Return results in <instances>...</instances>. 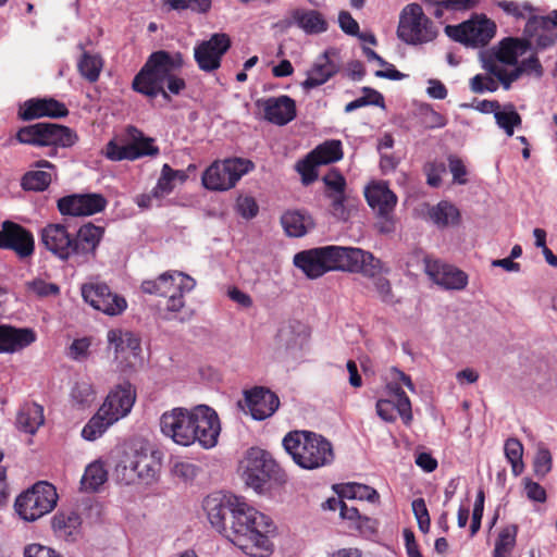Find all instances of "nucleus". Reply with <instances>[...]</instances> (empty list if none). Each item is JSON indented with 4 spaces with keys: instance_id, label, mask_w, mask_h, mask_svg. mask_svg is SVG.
I'll list each match as a JSON object with an SVG mask.
<instances>
[{
    "instance_id": "60",
    "label": "nucleus",
    "mask_w": 557,
    "mask_h": 557,
    "mask_svg": "<svg viewBox=\"0 0 557 557\" xmlns=\"http://www.w3.org/2000/svg\"><path fill=\"white\" fill-rule=\"evenodd\" d=\"M498 79L492 76L476 74L470 79V89L474 94H483L485 91H496L498 88Z\"/></svg>"
},
{
    "instance_id": "8",
    "label": "nucleus",
    "mask_w": 557,
    "mask_h": 557,
    "mask_svg": "<svg viewBox=\"0 0 557 557\" xmlns=\"http://www.w3.org/2000/svg\"><path fill=\"white\" fill-rule=\"evenodd\" d=\"M15 138L20 144L49 147L47 156L51 158L58 156V148L72 147L78 139L70 127L44 122L21 127Z\"/></svg>"
},
{
    "instance_id": "44",
    "label": "nucleus",
    "mask_w": 557,
    "mask_h": 557,
    "mask_svg": "<svg viewBox=\"0 0 557 557\" xmlns=\"http://www.w3.org/2000/svg\"><path fill=\"white\" fill-rule=\"evenodd\" d=\"M311 152V157L322 164H330L343 158L342 143L336 139L326 140L318 145Z\"/></svg>"
},
{
    "instance_id": "5",
    "label": "nucleus",
    "mask_w": 557,
    "mask_h": 557,
    "mask_svg": "<svg viewBox=\"0 0 557 557\" xmlns=\"http://www.w3.org/2000/svg\"><path fill=\"white\" fill-rule=\"evenodd\" d=\"M183 65L181 52L154 51L134 76L132 88L148 99L161 96L164 101L171 102V95L177 96L186 88L185 79L175 74Z\"/></svg>"
},
{
    "instance_id": "25",
    "label": "nucleus",
    "mask_w": 557,
    "mask_h": 557,
    "mask_svg": "<svg viewBox=\"0 0 557 557\" xmlns=\"http://www.w3.org/2000/svg\"><path fill=\"white\" fill-rule=\"evenodd\" d=\"M484 69L496 77L505 89H509L510 85L517 81L522 73H535L537 76L542 75V65L536 55L524 59L519 66H516L511 71H507L494 60H485Z\"/></svg>"
},
{
    "instance_id": "36",
    "label": "nucleus",
    "mask_w": 557,
    "mask_h": 557,
    "mask_svg": "<svg viewBox=\"0 0 557 557\" xmlns=\"http://www.w3.org/2000/svg\"><path fill=\"white\" fill-rule=\"evenodd\" d=\"M44 422V408L36 403L24 404L17 412L16 426L25 433L35 434Z\"/></svg>"
},
{
    "instance_id": "7",
    "label": "nucleus",
    "mask_w": 557,
    "mask_h": 557,
    "mask_svg": "<svg viewBox=\"0 0 557 557\" xmlns=\"http://www.w3.org/2000/svg\"><path fill=\"white\" fill-rule=\"evenodd\" d=\"M195 287V281L180 271H166L154 280H145L140 289L145 294L165 298L164 314L170 320L173 313L180 312L185 306L184 294Z\"/></svg>"
},
{
    "instance_id": "28",
    "label": "nucleus",
    "mask_w": 557,
    "mask_h": 557,
    "mask_svg": "<svg viewBox=\"0 0 557 557\" xmlns=\"http://www.w3.org/2000/svg\"><path fill=\"white\" fill-rule=\"evenodd\" d=\"M364 197L376 216H386L388 213H394L398 201L396 194L383 181L369 184L364 189Z\"/></svg>"
},
{
    "instance_id": "23",
    "label": "nucleus",
    "mask_w": 557,
    "mask_h": 557,
    "mask_svg": "<svg viewBox=\"0 0 557 557\" xmlns=\"http://www.w3.org/2000/svg\"><path fill=\"white\" fill-rule=\"evenodd\" d=\"M135 399V388L129 383H124L117 385L108 394L100 409L115 423L131 412Z\"/></svg>"
},
{
    "instance_id": "61",
    "label": "nucleus",
    "mask_w": 557,
    "mask_h": 557,
    "mask_svg": "<svg viewBox=\"0 0 557 557\" xmlns=\"http://www.w3.org/2000/svg\"><path fill=\"white\" fill-rule=\"evenodd\" d=\"M27 288L38 297L57 296L60 294V287L42 278H35L26 283Z\"/></svg>"
},
{
    "instance_id": "15",
    "label": "nucleus",
    "mask_w": 557,
    "mask_h": 557,
    "mask_svg": "<svg viewBox=\"0 0 557 557\" xmlns=\"http://www.w3.org/2000/svg\"><path fill=\"white\" fill-rule=\"evenodd\" d=\"M322 181L326 187L325 196L331 200V213L339 221H347L354 205L346 195V178L337 169H331Z\"/></svg>"
},
{
    "instance_id": "17",
    "label": "nucleus",
    "mask_w": 557,
    "mask_h": 557,
    "mask_svg": "<svg viewBox=\"0 0 557 557\" xmlns=\"http://www.w3.org/2000/svg\"><path fill=\"white\" fill-rule=\"evenodd\" d=\"M82 296L92 308L108 315L121 314L127 307L125 298L113 294L104 283L84 284Z\"/></svg>"
},
{
    "instance_id": "64",
    "label": "nucleus",
    "mask_w": 557,
    "mask_h": 557,
    "mask_svg": "<svg viewBox=\"0 0 557 557\" xmlns=\"http://www.w3.org/2000/svg\"><path fill=\"white\" fill-rule=\"evenodd\" d=\"M24 557H63L54 549L40 545V544H29L24 549Z\"/></svg>"
},
{
    "instance_id": "54",
    "label": "nucleus",
    "mask_w": 557,
    "mask_h": 557,
    "mask_svg": "<svg viewBox=\"0 0 557 557\" xmlns=\"http://www.w3.org/2000/svg\"><path fill=\"white\" fill-rule=\"evenodd\" d=\"M318 165H320V163L315 158L311 157V152H309L304 159L297 162L296 170L301 175V182L304 185H310L317 181Z\"/></svg>"
},
{
    "instance_id": "32",
    "label": "nucleus",
    "mask_w": 557,
    "mask_h": 557,
    "mask_svg": "<svg viewBox=\"0 0 557 557\" xmlns=\"http://www.w3.org/2000/svg\"><path fill=\"white\" fill-rule=\"evenodd\" d=\"M530 48L527 39L507 37L503 39L493 54L483 60H494L497 64L516 65L518 57L522 55Z\"/></svg>"
},
{
    "instance_id": "37",
    "label": "nucleus",
    "mask_w": 557,
    "mask_h": 557,
    "mask_svg": "<svg viewBox=\"0 0 557 557\" xmlns=\"http://www.w3.org/2000/svg\"><path fill=\"white\" fill-rule=\"evenodd\" d=\"M108 342L114 347L115 358L125 351L137 356L140 352V339L129 331L110 330L108 332Z\"/></svg>"
},
{
    "instance_id": "14",
    "label": "nucleus",
    "mask_w": 557,
    "mask_h": 557,
    "mask_svg": "<svg viewBox=\"0 0 557 557\" xmlns=\"http://www.w3.org/2000/svg\"><path fill=\"white\" fill-rule=\"evenodd\" d=\"M231 45V38L225 33H215L208 40L198 44L194 49V58L198 67L208 73L218 70Z\"/></svg>"
},
{
    "instance_id": "2",
    "label": "nucleus",
    "mask_w": 557,
    "mask_h": 557,
    "mask_svg": "<svg viewBox=\"0 0 557 557\" xmlns=\"http://www.w3.org/2000/svg\"><path fill=\"white\" fill-rule=\"evenodd\" d=\"M106 228L86 222L75 233L62 223H49L39 233L44 248L62 262L87 264L97 259Z\"/></svg>"
},
{
    "instance_id": "58",
    "label": "nucleus",
    "mask_w": 557,
    "mask_h": 557,
    "mask_svg": "<svg viewBox=\"0 0 557 557\" xmlns=\"http://www.w3.org/2000/svg\"><path fill=\"white\" fill-rule=\"evenodd\" d=\"M552 465L553 458L549 449L540 447L533 461L534 473L540 478H544L552 470Z\"/></svg>"
},
{
    "instance_id": "19",
    "label": "nucleus",
    "mask_w": 557,
    "mask_h": 557,
    "mask_svg": "<svg viewBox=\"0 0 557 557\" xmlns=\"http://www.w3.org/2000/svg\"><path fill=\"white\" fill-rule=\"evenodd\" d=\"M339 70L341 64L336 49H326L308 70L307 78L301 83V87L307 91L317 88L334 77Z\"/></svg>"
},
{
    "instance_id": "52",
    "label": "nucleus",
    "mask_w": 557,
    "mask_h": 557,
    "mask_svg": "<svg viewBox=\"0 0 557 557\" xmlns=\"http://www.w3.org/2000/svg\"><path fill=\"white\" fill-rule=\"evenodd\" d=\"M104 156L111 161H133L138 159V154L135 153L134 146H132L131 141L126 145H119L115 139L110 140L106 145Z\"/></svg>"
},
{
    "instance_id": "33",
    "label": "nucleus",
    "mask_w": 557,
    "mask_h": 557,
    "mask_svg": "<svg viewBox=\"0 0 557 557\" xmlns=\"http://www.w3.org/2000/svg\"><path fill=\"white\" fill-rule=\"evenodd\" d=\"M552 27H557V10L546 16L531 15L527 21L524 34L529 37L537 36L539 46L548 47L555 42L556 38L544 33L550 30Z\"/></svg>"
},
{
    "instance_id": "30",
    "label": "nucleus",
    "mask_w": 557,
    "mask_h": 557,
    "mask_svg": "<svg viewBox=\"0 0 557 557\" xmlns=\"http://www.w3.org/2000/svg\"><path fill=\"white\" fill-rule=\"evenodd\" d=\"M33 166L39 170L27 171L21 178V187L26 191L47 190L52 182V176H57V166L48 160H38Z\"/></svg>"
},
{
    "instance_id": "49",
    "label": "nucleus",
    "mask_w": 557,
    "mask_h": 557,
    "mask_svg": "<svg viewBox=\"0 0 557 557\" xmlns=\"http://www.w3.org/2000/svg\"><path fill=\"white\" fill-rule=\"evenodd\" d=\"M505 456L511 465L512 473L517 476L523 472L524 465L522 461L523 446L517 438L510 437L505 442Z\"/></svg>"
},
{
    "instance_id": "26",
    "label": "nucleus",
    "mask_w": 557,
    "mask_h": 557,
    "mask_svg": "<svg viewBox=\"0 0 557 557\" xmlns=\"http://www.w3.org/2000/svg\"><path fill=\"white\" fill-rule=\"evenodd\" d=\"M235 499L240 498L237 496H208L203 500V509L207 512L208 520L211 525L225 537L226 532L230 530V528L226 527L225 520L228 515L231 516V520H233Z\"/></svg>"
},
{
    "instance_id": "21",
    "label": "nucleus",
    "mask_w": 557,
    "mask_h": 557,
    "mask_svg": "<svg viewBox=\"0 0 557 557\" xmlns=\"http://www.w3.org/2000/svg\"><path fill=\"white\" fill-rule=\"evenodd\" d=\"M69 115L66 106L54 98H32L22 103L17 117L22 121H33L40 117L60 119Z\"/></svg>"
},
{
    "instance_id": "13",
    "label": "nucleus",
    "mask_w": 557,
    "mask_h": 557,
    "mask_svg": "<svg viewBox=\"0 0 557 557\" xmlns=\"http://www.w3.org/2000/svg\"><path fill=\"white\" fill-rule=\"evenodd\" d=\"M445 33L455 41L470 47L486 46L496 34V24L484 14H474L459 25H448Z\"/></svg>"
},
{
    "instance_id": "24",
    "label": "nucleus",
    "mask_w": 557,
    "mask_h": 557,
    "mask_svg": "<svg viewBox=\"0 0 557 557\" xmlns=\"http://www.w3.org/2000/svg\"><path fill=\"white\" fill-rule=\"evenodd\" d=\"M425 271L432 281L445 289H463L468 284V275L450 265L437 260H426Z\"/></svg>"
},
{
    "instance_id": "41",
    "label": "nucleus",
    "mask_w": 557,
    "mask_h": 557,
    "mask_svg": "<svg viewBox=\"0 0 557 557\" xmlns=\"http://www.w3.org/2000/svg\"><path fill=\"white\" fill-rule=\"evenodd\" d=\"M113 424L114 422L112 421V418H109L106 412H101V409L99 408L84 425L82 430V437L86 441L94 442L100 438Z\"/></svg>"
},
{
    "instance_id": "56",
    "label": "nucleus",
    "mask_w": 557,
    "mask_h": 557,
    "mask_svg": "<svg viewBox=\"0 0 557 557\" xmlns=\"http://www.w3.org/2000/svg\"><path fill=\"white\" fill-rule=\"evenodd\" d=\"M497 5L508 15L513 16L516 20L525 18L527 14L529 15L528 18L531 15H534V8L529 2L519 3L516 1H498Z\"/></svg>"
},
{
    "instance_id": "62",
    "label": "nucleus",
    "mask_w": 557,
    "mask_h": 557,
    "mask_svg": "<svg viewBox=\"0 0 557 557\" xmlns=\"http://www.w3.org/2000/svg\"><path fill=\"white\" fill-rule=\"evenodd\" d=\"M423 171L426 175V183L432 187H438L442 183V175L446 173L444 162H428Z\"/></svg>"
},
{
    "instance_id": "34",
    "label": "nucleus",
    "mask_w": 557,
    "mask_h": 557,
    "mask_svg": "<svg viewBox=\"0 0 557 557\" xmlns=\"http://www.w3.org/2000/svg\"><path fill=\"white\" fill-rule=\"evenodd\" d=\"M54 534L66 541H74L79 534L82 518L76 511H59L51 521Z\"/></svg>"
},
{
    "instance_id": "51",
    "label": "nucleus",
    "mask_w": 557,
    "mask_h": 557,
    "mask_svg": "<svg viewBox=\"0 0 557 557\" xmlns=\"http://www.w3.org/2000/svg\"><path fill=\"white\" fill-rule=\"evenodd\" d=\"M517 527L508 525L500 531L495 543L494 557H507L516 544Z\"/></svg>"
},
{
    "instance_id": "63",
    "label": "nucleus",
    "mask_w": 557,
    "mask_h": 557,
    "mask_svg": "<svg viewBox=\"0 0 557 557\" xmlns=\"http://www.w3.org/2000/svg\"><path fill=\"white\" fill-rule=\"evenodd\" d=\"M524 492L528 499L537 503H545L547 494L545 488L529 478L523 479Z\"/></svg>"
},
{
    "instance_id": "22",
    "label": "nucleus",
    "mask_w": 557,
    "mask_h": 557,
    "mask_svg": "<svg viewBox=\"0 0 557 557\" xmlns=\"http://www.w3.org/2000/svg\"><path fill=\"white\" fill-rule=\"evenodd\" d=\"M257 106L263 110V117L268 122L284 126L297 116L296 101L287 95L262 98Z\"/></svg>"
},
{
    "instance_id": "39",
    "label": "nucleus",
    "mask_w": 557,
    "mask_h": 557,
    "mask_svg": "<svg viewBox=\"0 0 557 557\" xmlns=\"http://www.w3.org/2000/svg\"><path fill=\"white\" fill-rule=\"evenodd\" d=\"M431 220L438 227L457 225L460 222V212L456 206L448 201H441L429 211Z\"/></svg>"
},
{
    "instance_id": "57",
    "label": "nucleus",
    "mask_w": 557,
    "mask_h": 557,
    "mask_svg": "<svg viewBox=\"0 0 557 557\" xmlns=\"http://www.w3.org/2000/svg\"><path fill=\"white\" fill-rule=\"evenodd\" d=\"M212 0H168L166 4L173 10L191 9L197 13H207L211 9Z\"/></svg>"
},
{
    "instance_id": "55",
    "label": "nucleus",
    "mask_w": 557,
    "mask_h": 557,
    "mask_svg": "<svg viewBox=\"0 0 557 557\" xmlns=\"http://www.w3.org/2000/svg\"><path fill=\"white\" fill-rule=\"evenodd\" d=\"M420 114L422 119V123L425 128H442L447 124V117L442 113L434 110V108L429 103H423L420 107Z\"/></svg>"
},
{
    "instance_id": "42",
    "label": "nucleus",
    "mask_w": 557,
    "mask_h": 557,
    "mask_svg": "<svg viewBox=\"0 0 557 557\" xmlns=\"http://www.w3.org/2000/svg\"><path fill=\"white\" fill-rule=\"evenodd\" d=\"M336 492L341 497H346L349 500L359 499L375 503L380 499V495L375 488L356 482L342 484Z\"/></svg>"
},
{
    "instance_id": "59",
    "label": "nucleus",
    "mask_w": 557,
    "mask_h": 557,
    "mask_svg": "<svg viewBox=\"0 0 557 557\" xmlns=\"http://www.w3.org/2000/svg\"><path fill=\"white\" fill-rule=\"evenodd\" d=\"M412 511L417 519L419 530L422 533H428L431 527V519L423 498H416L412 504Z\"/></svg>"
},
{
    "instance_id": "10",
    "label": "nucleus",
    "mask_w": 557,
    "mask_h": 557,
    "mask_svg": "<svg viewBox=\"0 0 557 557\" xmlns=\"http://www.w3.org/2000/svg\"><path fill=\"white\" fill-rule=\"evenodd\" d=\"M253 168L252 161L244 158L235 157L216 160L205 170L201 175V182L203 187L209 190H228Z\"/></svg>"
},
{
    "instance_id": "9",
    "label": "nucleus",
    "mask_w": 557,
    "mask_h": 557,
    "mask_svg": "<svg viewBox=\"0 0 557 557\" xmlns=\"http://www.w3.org/2000/svg\"><path fill=\"white\" fill-rule=\"evenodd\" d=\"M242 469L246 485L257 493H262L271 480L278 481L282 476V469L271 454L258 447L248 449Z\"/></svg>"
},
{
    "instance_id": "29",
    "label": "nucleus",
    "mask_w": 557,
    "mask_h": 557,
    "mask_svg": "<svg viewBox=\"0 0 557 557\" xmlns=\"http://www.w3.org/2000/svg\"><path fill=\"white\" fill-rule=\"evenodd\" d=\"M124 470H131L134 474L144 480L153 479L159 470V463L157 462L152 453L146 447L134 449L131 454L126 455L123 460Z\"/></svg>"
},
{
    "instance_id": "1",
    "label": "nucleus",
    "mask_w": 557,
    "mask_h": 557,
    "mask_svg": "<svg viewBox=\"0 0 557 557\" xmlns=\"http://www.w3.org/2000/svg\"><path fill=\"white\" fill-rule=\"evenodd\" d=\"M294 264L309 278L321 277L331 271L374 276L381 269V261L370 251L336 245L302 250L295 255Z\"/></svg>"
},
{
    "instance_id": "20",
    "label": "nucleus",
    "mask_w": 557,
    "mask_h": 557,
    "mask_svg": "<svg viewBox=\"0 0 557 557\" xmlns=\"http://www.w3.org/2000/svg\"><path fill=\"white\" fill-rule=\"evenodd\" d=\"M387 388L393 399H379L376 403V412L379 417L393 422L396 419L395 410L399 413L406 425L412 421L411 403L405 391L397 383H388Z\"/></svg>"
},
{
    "instance_id": "40",
    "label": "nucleus",
    "mask_w": 557,
    "mask_h": 557,
    "mask_svg": "<svg viewBox=\"0 0 557 557\" xmlns=\"http://www.w3.org/2000/svg\"><path fill=\"white\" fill-rule=\"evenodd\" d=\"M126 135L132 146H134V151L138 154V159L147 156L153 157L159 153V148L153 144L154 139L146 137L136 126L128 125L126 127Z\"/></svg>"
},
{
    "instance_id": "11",
    "label": "nucleus",
    "mask_w": 557,
    "mask_h": 557,
    "mask_svg": "<svg viewBox=\"0 0 557 557\" xmlns=\"http://www.w3.org/2000/svg\"><path fill=\"white\" fill-rule=\"evenodd\" d=\"M58 493L51 483L39 481L15 500V510L26 521H35L57 506Z\"/></svg>"
},
{
    "instance_id": "35",
    "label": "nucleus",
    "mask_w": 557,
    "mask_h": 557,
    "mask_svg": "<svg viewBox=\"0 0 557 557\" xmlns=\"http://www.w3.org/2000/svg\"><path fill=\"white\" fill-rule=\"evenodd\" d=\"M281 224L290 237H301L314 228L312 216L300 210L286 211L281 216Z\"/></svg>"
},
{
    "instance_id": "31",
    "label": "nucleus",
    "mask_w": 557,
    "mask_h": 557,
    "mask_svg": "<svg viewBox=\"0 0 557 557\" xmlns=\"http://www.w3.org/2000/svg\"><path fill=\"white\" fill-rule=\"evenodd\" d=\"M36 338V333L32 329L0 324V354L22 350L32 345Z\"/></svg>"
},
{
    "instance_id": "16",
    "label": "nucleus",
    "mask_w": 557,
    "mask_h": 557,
    "mask_svg": "<svg viewBox=\"0 0 557 557\" xmlns=\"http://www.w3.org/2000/svg\"><path fill=\"white\" fill-rule=\"evenodd\" d=\"M108 206V200L101 194H72L61 197L57 201V208L61 215L89 216L102 212Z\"/></svg>"
},
{
    "instance_id": "4",
    "label": "nucleus",
    "mask_w": 557,
    "mask_h": 557,
    "mask_svg": "<svg viewBox=\"0 0 557 557\" xmlns=\"http://www.w3.org/2000/svg\"><path fill=\"white\" fill-rule=\"evenodd\" d=\"M233 520L226 539L251 557H268L273 553L276 535L274 521L243 499H235Z\"/></svg>"
},
{
    "instance_id": "12",
    "label": "nucleus",
    "mask_w": 557,
    "mask_h": 557,
    "mask_svg": "<svg viewBox=\"0 0 557 557\" xmlns=\"http://www.w3.org/2000/svg\"><path fill=\"white\" fill-rule=\"evenodd\" d=\"M397 36L408 45H418L431 41L436 36V32L421 5L411 3L400 13Z\"/></svg>"
},
{
    "instance_id": "48",
    "label": "nucleus",
    "mask_w": 557,
    "mask_h": 557,
    "mask_svg": "<svg viewBox=\"0 0 557 557\" xmlns=\"http://www.w3.org/2000/svg\"><path fill=\"white\" fill-rule=\"evenodd\" d=\"M178 176L183 178L185 175L181 171L173 170L169 164L162 166L161 175L153 187V195L157 200H161L164 196L172 193L174 188L173 181Z\"/></svg>"
},
{
    "instance_id": "43",
    "label": "nucleus",
    "mask_w": 557,
    "mask_h": 557,
    "mask_svg": "<svg viewBox=\"0 0 557 557\" xmlns=\"http://www.w3.org/2000/svg\"><path fill=\"white\" fill-rule=\"evenodd\" d=\"M108 480V472L101 461H94L85 469L81 480L82 490L96 492Z\"/></svg>"
},
{
    "instance_id": "53",
    "label": "nucleus",
    "mask_w": 557,
    "mask_h": 557,
    "mask_svg": "<svg viewBox=\"0 0 557 557\" xmlns=\"http://www.w3.org/2000/svg\"><path fill=\"white\" fill-rule=\"evenodd\" d=\"M341 518L349 522V527L357 531L363 532L364 529L369 528L371 519L360 513L359 509L354 505L345 504L341 512Z\"/></svg>"
},
{
    "instance_id": "47",
    "label": "nucleus",
    "mask_w": 557,
    "mask_h": 557,
    "mask_svg": "<svg viewBox=\"0 0 557 557\" xmlns=\"http://www.w3.org/2000/svg\"><path fill=\"white\" fill-rule=\"evenodd\" d=\"M81 75L90 83L98 81L101 69L102 60L99 55L84 52L77 63Z\"/></svg>"
},
{
    "instance_id": "50",
    "label": "nucleus",
    "mask_w": 557,
    "mask_h": 557,
    "mask_svg": "<svg viewBox=\"0 0 557 557\" xmlns=\"http://www.w3.org/2000/svg\"><path fill=\"white\" fill-rule=\"evenodd\" d=\"M495 120L497 125L505 131L508 136L513 135L516 126H520L522 119L520 114L515 110L512 104L505 106V109L495 112Z\"/></svg>"
},
{
    "instance_id": "6",
    "label": "nucleus",
    "mask_w": 557,
    "mask_h": 557,
    "mask_svg": "<svg viewBox=\"0 0 557 557\" xmlns=\"http://www.w3.org/2000/svg\"><path fill=\"white\" fill-rule=\"evenodd\" d=\"M283 447L293 461L305 470H315L330 466L335 458L332 443L323 435L296 430L283 438Z\"/></svg>"
},
{
    "instance_id": "27",
    "label": "nucleus",
    "mask_w": 557,
    "mask_h": 557,
    "mask_svg": "<svg viewBox=\"0 0 557 557\" xmlns=\"http://www.w3.org/2000/svg\"><path fill=\"white\" fill-rule=\"evenodd\" d=\"M246 406L255 420L271 417L280 406L277 395L264 387H255L245 393Z\"/></svg>"
},
{
    "instance_id": "45",
    "label": "nucleus",
    "mask_w": 557,
    "mask_h": 557,
    "mask_svg": "<svg viewBox=\"0 0 557 557\" xmlns=\"http://www.w3.org/2000/svg\"><path fill=\"white\" fill-rule=\"evenodd\" d=\"M428 10L433 9V14L436 18L443 16L444 10L447 11H466L473 9L479 0H423Z\"/></svg>"
},
{
    "instance_id": "3",
    "label": "nucleus",
    "mask_w": 557,
    "mask_h": 557,
    "mask_svg": "<svg viewBox=\"0 0 557 557\" xmlns=\"http://www.w3.org/2000/svg\"><path fill=\"white\" fill-rule=\"evenodd\" d=\"M160 429L178 445L189 446L198 442L203 448L214 447L221 431L216 412L206 405L165 411L160 418Z\"/></svg>"
},
{
    "instance_id": "38",
    "label": "nucleus",
    "mask_w": 557,
    "mask_h": 557,
    "mask_svg": "<svg viewBox=\"0 0 557 557\" xmlns=\"http://www.w3.org/2000/svg\"><path fill=\"white\" fill-rule=\"evenodd\" d=\"M293 17L296 24L307 34H321L327 29L326 20L317 10H296Z\"/></svg>"
},
{
    "instance_id": "46",
    "label": "nucleus",
    "mask_w": 557,
    "mask_h": 557,
    "mask_svg": "<svg viewBox=\"0 0 557 557\" xmlns=\"http://www.w3.org/2000/svg\"><path fill=\"white\" fill-rule=\"evenodd\" d=\"M96 399V392L91 383L87 381L76 382L71 391L72 406L84 410L91 406Z\"/></svg>"
},
{
    "instance_id": "18",
    "label": "nucleus",
    "mask_w": 557,
    "mask_h": 557,
    "mask_svg": "<svg viewBox=\"0 0 557 557\" xmlns=\"http://www.w3.org/2000/svg\"><path fill=\"white\" fill-rule=\"evenodd\" d=\"M0 249L12 250L20 259L34 255L35 239L33 233L13 221H4L0 230Z\"/></svg>"
}]
</instances>
